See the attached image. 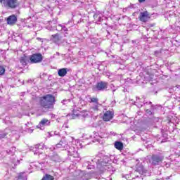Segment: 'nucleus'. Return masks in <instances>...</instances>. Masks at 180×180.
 I'll return each instance as SVG.
<instances>
[{"label":"nucleus","mask_w":180,"mask_h":180,"mask_svg":"<svg viewBox=\"0 0 180 180\" xmlns=\"http://www.w3.org/2000/svg\"><path fill=\"white\" fill-rule=\"evenodd\" d=\"M40 104L44 109H54L56 105V98L51 94L46 95L41 98Z\"/></svg>","instance_id":"f257e3e1"},{"label":"nucleus","mask_w":180,"mask_h":180,"mask_svg":"<svg viewBox=\"0 0 180 180\" xmlns=\"http://www.w3.org/2000/svg\"><path fill=\"white\" fill-rule=\"evenodd\" d=\"M0 4L3 8L8 9H16L20 5L18 0H0Z\"/></svg>","instance_id":"f03ea898"},{"label":"nucleus","mask_w":180,"mask_h":180,"mask_svg":"<svg viewBox=\"0 0 180 180\" xmlns=\"http://www.w3.org/2000/svg\"><path fill=\"white\" fill-rule=\"evenodd\" d=\"M31 64H37L43 61V56L41 53H34L30 57Z\"/></svg>","instance_id":"7ed1b4c3"},{"label":"nucleus","mask_w":180,"mask_h":180,"mask_svg":"<svg viewBox=\"0 0 180 180\" xmlns=\"http://www.w3.org/2000/svg\"><path fill=\"white\" fill-rule=\"evenodd\" d=\"M108 164H109V158L106 157H105L103 159L98 160L96 162L97 167L99 168V169H102L103 167H108ZM105 167H104V169H106Z\"/></svg>","instance_id":"20e7f679"},{"label":"nucleus","mask_w":180,"mask_h":180,"mask_svg":"<svg viewBox=\"0 0 180 180\" xmlns=\"http://www.w3.org/2000/svg\"><path fill=\"white\" fill-rule=\"evenodd\" d=\"M57 148H60L61 150H68V151L70 150V145H68V143L65 140H61L60 142L56 144Z\"/></svg>","instance_id":"39448f33"},{"label":"nucleus","mask_w":180,"mask_h":180,"mask_svg":"<svg viewBox=\"0 0 180 180\" xmlns=\"http://www.w3.org/2000/svg\"><path fill=\"white\" fill-rule=\"evenodd\" d=\"M164 160V158L162 156H160L158 155H153L151 158V162L153 165H158L161 161Z\"/></svg>","instance_id":"423d86ee"},{"label":"nucleus","mask_w":180,"mask_h":180,"mask_svg":"<svg viewBox=\"0 0 180 180\" xmlns=\"http://www.w3.org/2000/svg\"><path fill=\"white\" fill-rule=\"evenodd\" d=\"M150 14H148V12L144 11V12H141L140 15H139V20L141 22H148L150 20Z\"/></svg>","instance_id":"0eeeda50"},{"label":"nucleus","mask_w":180,"mask_h":180,"mask_svg":"<svg viewBox=\"0 0 180 180\" xmlns=\"http://www.w3.org/2000/svg\"><path fill=\"white\" fill-rule=\"evenodd\" d=\"M112 119H113V112L110 110L106 111L103 116V120H104V122H109Z\"/></svg>","instance_id":"6e6552de"},{"label":"nucleus","mask_w":180,"mask_h":180,"mask_svg":"<svg viewBox=\"0 0 180 180\" xmlns=\"http://www.w3.org/2000/svg\"><path fill=\"white\" fill-rule=\"evenodd\" d=\"M44 148V143H40L35 146V150H34V155H41L43 154V152L40 151V150H43Z\"/></svg>","instance_id":"1a4fd4ad"},{"label":"nucleus","mask_w":180,"mask_h":180,"mask_svg":"<svg viewBox=\"0 0 180 180\" xmlns=\"http://www.w3.org/2000/svg\"><path fill=\"white\" fill-rule=\"evenodd\" d=\"M68 152L69 155H71V157H73L74 158H79V153L76 151L75 148L71 146Z\"/></svg>","instance_id":"9d476101"},{"label":"nucleus","mask_w":180,"mask_h":180,"mask_svg":"<svg viewBox=\"0 0 180 180\" xmlns=\"http://www.w3.org/2000/svg\"><path fill=\"white\" fill-rule=\"evenodd\" d=\"M44 126H50V120L46 118L42 119L41 121L39 122V124L37 125V128L42 130Z\"/></svg>","instance_id":"9b49d317"},{"label":"nucleus","mask_w":180,"mask_h":180,"mask_svg":"<svg viewBox=\"0 0 180 180\" xmlns=\"http://www.w3.org/2000/svg\"><path fill=\"white\" fill-rule=\"evenodd\" d=\"M108 88V82H100L96 84V89L98 91H105Z\"/></svg>","instance_id":"f8f14e48"},{"label":"nucleus","mask_w":180,"mask_h":180,"mask_svg":"<svg viewBox=\"0 0 180 180\" xmlns=\"http://www.w3.org/2000/svg\"><path fill=\"white\" fill-rule=\"evenodd\" d=\"M16 22H18V18H16L15 15H10L7 18L8 25H11V26H13V25H15Z\"/></svg>","instance_id":"ddd939ff"},{"label":"nucleus","mask_w":180,"mask_h":180,"mask_svg":"<svg viewBox=\"0 0 180 180\" xmlns=\"http://www.w3.org/2000/svg\"><path fill=\"white\" fill-rule=\"evenodd\" d=\"M30 61V58L27 56H22L20 59V63L22 65H27V63Z\"/></svg>","instance_id":"4468645a"},{"label":"nucleus","mask_w":180,"mask_h":180,"mask_svg":"<svg viewBox=\"0 0 180 180\" xmlns=\"http://www.w3.org/2000/svg\"><path fill=\"white\" fill-rule=\"evenodd\" d=\"M135 172H139L141 175H146V174H147V170H146V169H144V167L141 165L139 167L136 168V171H135Z\"/></svg>","instance_id":"2eb2a0df"},{"label":"nucleus","mask_w":180,"mask_h":180,"mask_svg":"<svg viewBox=\"0 0 180 180\" xmlns=\"http://www.w3.org/2000/svg\"><path fill=\"white\" fill-rule=\"evenodd\" d=\"M90 139H94L93 141H99V139H101V136H99V134L96 131H94L93 134L90 136Z\"/></svg>","instance_id":"dca6fc26"},{"label":"nucleus","mask_w":180,"mask_h":180,"mask_svg":"<svg viewBox=\"0 0 180 180\" xmlns=\"http://www.w3.org/2000/svg\"><path fill=\"white\" fill-rule=\"evenodd\" d=\"M59 77H65L67 75V68H62L58 71Z\"/></svg>","instance_id":"f3484780"},{"label":"nucleus","mask_w":180,"mask_h":180,"mask_svg":"<svg viewBox=\"0 0 180 180\" xmlns=\"http://www.w3.org/2000/svg\"><path fill=\"white\" fill-rule=\"evenodd\" d=\"M10 132L11 129H6L4 132H1L0 134V139H5V137H6V136H8V134H9Z\"/></svg>","instance_id":"a211bd4d"},{"label":"nucleus","mask_w":180,"mask_h":180,"mask_svg":"<svg viewBox=\"0 0 180 180\" xmlns=\"http://www.w3.org/2000/svg\"><path fill=\"white\" fill-rule=\"evenodd\" d=\"M51 161H53V162H60V156L57 153H54L53 155L51 156Z\"/></svg>","instance_id":"6ab92c4d"},{"label":"nucleus","mask_w":180,"mask_h":180,"mask_svg":"<svg viewBox=\"0 0 180 180\" xmlns=\"http://www.w3.org/2000/svg\"><path fill=\"white\" fill-rule=\"evenodd\" d=\"M89 103H94V105H99V99L96 97H89Z\"/></svg>","instance_id":"aec40b11"},{"label":"nucleus","mask_w":180,"mask_h":180,"mask_svg":"<svg viewBox=\"0 0 180 180\" xmlns=\"http://www.w3.org/2000/svg\"><path fill=\"white\" fill-rule=\"evenodd\" d=\"M56 30H62V32H68V28H67V27H65V25H64L59 24L56 27Z\"/></svg>","instance_id":"412c9836"},{"label":"nucleus","mask_w":180,"mask_h":180,"mask_svg":"<svg viewBox=\"0 0 180 180\" xmlns=\"http://www.w3.org/2000/svg\"><path fill=\"white\" fill-rule=\"evenodd\" d=\"M51 39L52 41H54V43H58V41L61 40V38L60 37V35H58V34L52 35Z\"/></svg>","instance_id":"4be33fe9"},{"label":"nucleus","mask_w":180,"mask_h":180,"mask_svg":"<svg viewBox=\"0 0 180 180\" xmlns=\"http://www.w3.org/2000/svg\"><path fill=\"white\" fill-rule=\"evenodd\" d=\"M115 147L117 150H123V143L117 141L115 143Z\"/></svg>","instance_id":"5701e85b"},{"label":"nucleus","mask_w":180,"mask_h":180,"mask_svg":"<svg viewBox=\"0 0 180 180\" xmlns=\"http://www.w3.org/2000/svg\"><path fill=\"white\" fill-rule=\"evenodd\" d=\"M15 151H16V148L11 147L9 150H6V153L10 155H13V154H15Z\"/></svg>","instance_id":"b1692460"},{"label":"nucleus","mask_w":180,"mask_h":180,"mask_svg":"<svg viewBox=\"0 0 180 180\" xmlns=\"http://www.w3.org/2000/svg\"><path fill=\"white\" fill-rule=\"evenodd\" d=\"M99 104H94V106H92L90 108L91 112H98V110H99Z\"/></svg>","instance_id":"393cba45"},{"label":"nucleus","mask_w":180,"mask_h":180,"mask_svg":"<svg viewBox=\"0 0 180 180\" xmlns=\"http://www.w3.org/2000/svg\"><path fill=\"white\" fill-rule=\"evenodd\" d=\"M94 19H96V18H97V22H102V20H103V17H102V15H98V14H95L94 15Z\"/></svg>","instance_id":"a878e982"},{"label":"nucleus","mask_w":180,"mask_h":180,"mask_svg":"<svg viewBox=\"0 0 180 180\" xmlns=\"http://www.w3.org/2000/svg\"><path fill=\"white\" fill-rule=\"evenodd\" d=\"M54 177L51 175L46 174L45 176L43 177L41 180H53Z\"/></svg>","instance_id":"bb28decb"},{"label":"nucleus","mask_w":180,"mask_h":180,"mask_svg":"<svg viewBox=\"0 0 180 180\" xmlns=\"http://www.w3.org/2000/svg\"><path fill=\"white\" fill-rule=\"evenodd\" d=\"M79 113H78V112H73L72 114V119H77V117H79Z\"/></svg>","instance_id":"cd10ccee"},{"label":"nucleus","mask_w":180,"mask_h":180,"mask_svg":"<svg viewBox=\"0 0 180 180\" xmlns=\"http://www.w3.org/2000/svg\"><path fill=\"white\" fill-rule=\"evenodd\" d=\"M174 26L176 29H180V20L179 19L176 22L174 23Z\"/></svg>","instance_id":"c85d7f7f"},{"label":"nucleus","mask_w":180,"mask_h":180,"mask_svg":"<svg viewBox=\"0 0 180 180\" xmlns=\"http://www.w3.org/2000/svg\"><path fill=\"white\" fill-rule=\"evenodd\" d=\"M5 74V68L4 66H0V75H4Z\"/></svg>","instance_id":"c756f323"},{"label":"nucleus","mask_w":180,"mask_h":180,"mask_svg":"<svg viewBox=\"0 0 180 180\" xmlns=\"http://www.w3.org/2000/svg\"><path fill=\"white\" fill-rule=\"evenodd\" d=\"M135 105L139 107V108H142L143 107V103H141V104H138V102H135Z\"/></svg>","instance_id":"7c9ffc66"},{"label":"nucleus","mask_w":180,"mask_h":180,"mask_svg":"<svg viewBox=\"0 0 180 180\" xmlns=\"http://www.w3.org/2000/svg\"><path fill=\"white\" fill-rule=\"evenodd\" d=\"M110 88H111V89L112 90V92H115V91H116V89H114V88H115V85L111 84V85H110Z\"/></svg>","instance_id":"2f4dec72"},{"label":"nucleus","mask_w":180,"mask_h":180,"mask_svg":"<svg viewBox=\"0 0 180 180\" xmlns=\"http://www.w3.org/2000/svg\"><path fill=\"white\" fill-rule=\"evenodd\" d=\"M146 113L148 115H153V112L151 110H148V109L146 110Z\"/></svg>","instance_id":"473e14b6"},{"label":"nucleus","mask_w":180,"mask_h":180,"mask_svg":"<svg viewBox=\"0 0 180 180\" xmlns=\"http://www.w3.org/2000/svg\"><path fill=\"white\" fill-rule=\"evenodd\" d=\"M105 75H106V77H110V72H105Z\"/></svg>","instance_id":"72a5a7b5"},{"label":"nucleus","mask_w":180,"mask_h":180,"mask_svg":"<svg viewBox=\"0 0 180 180\" xmlns=\"http://www.w3.org/2000/svg\"><path fill=\"white\" fill-rule=\"evenodd\" d=\"M87 168H88V169H92V168H94V166H91V167L87 166Z\"/></svg>","instance_id":"f704fd0d"},{"label":"nucleus","mask_w":180,"mask_h":180,"mask_svg":"<svg viewBox=\"0 0 180 180\" xmlns=\"http://www.w3.org/2000/svg\"><path fill=\"white\" fill-rule=\"evenodd\" d=\"M146 0H139V2H140V4L144 2Z\"/></svg>","instance_id":"c9c22d12"},{"label":"nucleus","mask_w":180,"mask_h":180,"mask_svg":"<svg viewBox=\"0 0 180 180\" xmlns=\"http://www.w3.org/2000/svg\"><path fill=\"white\" fill-rule=\"evenodd\" d=\"M18 179H22V175L18 176Z\"/></svg>","instance_id":"e433bc0d"},{"label":"nucleus","mask_w":180,"mask_h":180,"mask_svg":"<svg viewBox=\"0 0 180 180\" xmlns=\"http://www.w3.org/2000/svg\"><path fill=\"white\" fill-rule=\"evenodd\" d=\"M151 103H151V102H149V105H151Z\"/></svg>","instance_id":"4c0bfd02"},{"label":"nucleus","mask_w":180,"mask_h":180,"mask_svg":"<svg viewBox=\"0 0 180 180\" xmlns=\"http://www.w3.org/2000/svg\"><path fill=\"white\" fill-rule=\"evenodd\" d=\"M86 175H88V174H85V176H86Z\"/></svg>","instance_id":"58836bf2"},{"label":"nucleus","mask_w":180,"mask_h":180,"mask_svg":"<svg viewBox=\"0 0 180 180\" xmlns=\"http://www.w3.org/2000/svg\"><path fill=\"white\" fill-rule=\"evenodd\" d=\"M83 179H86V178H83Z\"/></svg>","instance_id":"ea45409f"}]
</instances>
